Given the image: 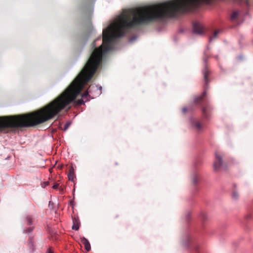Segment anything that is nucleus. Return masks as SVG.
Returning a JSON list of instances; mask_svg holds the SVG:
<instances>
[{"label":"nucleus","mask_w":253,"mask_h":253,"mask_svg":"<svg viewBox=\"0 0 253 253\" xmlns=\"http://www.w3.org/2000/svg\"><path fill=\"white\" fill-rule=\"evenodd\" d=\"M223 164L222 158L220 154L216 152L215 153V160L213 164V168L215 171H218L221 168Z\"/></svg>","instance_id":"nucleus-1"},{"label":"nucleus","mask_w":253,"mask_h":253,"mask_svg":"<svg viewBox=\"0 0 253 253\" xmlns=\"http://www.w3.org/2000/svg\"><path fill=\"white\" fill-rule=\"evenodd\" d=\"M193 32L194 33L202 35L204 33V30L203 26L199 23L195 22L193 24Z\"/></svg>","instance_id":"nucleus-2"},{"label":"nucleus","mask_w":253,"mask_h":253,"mask_svg":"<svg viewBox=\"0 0 253 253\" xmlns=\"http://www.w3.org/2000/svg\"><path fill=\"white\" fill-rule=\"evenodd\" d=\"M210 74L211 72L210 70L208 69L207 66H206L203 71V75L205 81V87L206 88H208V84L210 82L209 77L210 76Z\"/></svg>","instance_id":"nucleus-3"},{"label":"nucleus","mask_w":253,"mask_h":253,"mask_svg":"<svg viewBox=\"0 0 253 253\" xmlns=\"http://www.w3.org/2000/svg\"><path fill=\"white\" fill-rule=\"evenodd\" d=\"M211 108L208 104H206L202 107V114L205 118H208L210 115Z\"/></svg>","instance_id":"nucleus-4"},{"label":"nucleus","mask_w":253,"mask_h":253,"mask_svg":"<svg viewBox=\"0 0 253 253\" xmlns=\"http://www.w3.org/2000/svg\"><path fill=\"white\" fill-rule=\"evenodd\" d=\"M68 177L69 180L74 182L76 179L75 170L72 166L70 167L69 172L68 173Z\"/></svg>","instance_id":"nucleus-5"},{"label":"nucleus","mask_w":253,"mask_h":253,"mask_svg":"<svg viewBox=\"0 0 253 253\" xmlns=\"http://www.w3.org/2000/svg\"><path fill=\"white\" fill-rule=\"evenodd\" d=\"M72 220L73 223L72 227V229L78 230L80 226V222L79 219L78 218L74 217L72 218Z\"/></svg>","instance_id":"nucleus-6"},{"label":"nucleus","mask_w":253,"mask_h":253,"mask_svg":"<svg viewBox=\"0 0 253 253\" xmlns=\"http://www.w3.org/2000/svg\"><path fill=\"white\" fill-rule=\"evenodd\" d=\"M81 243L84 245L85 249L87 252H89L90 250V245L87 239H86L84 237L82 238Z\"/></svg>","instance_id":"nucleus-7"},{"label":"nucleus","mask_w":253,"mask_h":253,"mask_svg":"<svg viewBox=\"0 0 253 253\" xmlns=\"http://www.w3.org/2000/svg\"><path fill=\"white\" fill-rule=\"evenodd\" d=\"M207 95V91L206 90L204 91L201 95L196 97L194 101L195 103H200V102L202 101L204 98Z\"/></svg>","instance_id":"nucleus-8"},{"label":"nucleus","mask_w":253,"mask_h":253,"mask_svg":"<svg viewBox=\"0 0 253 253\" xmlns=\"http://www.w3.org/2000/svg\"><path fill=\"white\" fill-rule=\"evenodd\" d=\"M239 198V193L235 190H234L232 193V198L235 200H237Z\"/></svg>","instance_id":"nucleus-9"},{"label":"nucleus","mask_w":253,"mask_h":253,"mask_svg":"<svg viewBox=\"0 0 253 253\" xmlns=\"http://www.w3.org/2000/svg\"><path fill=\"white\" fill-rule=\"evenodd\" d=\"M194 126L197 129V131H200L202 130V125L200 122H196L194 123Z\"/></svg>","instance_id":"nucleus-10"},{"label":"nucleus","mask_w":253,"mask_h":253,"mask_svg":"<svg viewBox=\"0 0 253 253\" xmlns=\"http://www.w3.org/2000/svg\"><path fill=\"white\" fill-rule=\"evenodd\" d=\"M219 32H220L219 31H218V30L215 31L213 34V35L210 38V41H211L212 40L215 39L217 37L218 35L219 34Z\"/></svg>","instance_id":"nucleus-11"},{"label":"nucleus","mask_w":253,"mask_h":253,"mask_svg":"<svg viewBox=\"0 0 253 253\" xmlns=\"http://www.w3.org/2000/svg\"><path fill=\"white\" fill-rule=\"evenodd\" d=\"M238 15H239L238 11H233L231 16V20H235L237 18Z\"/></svg>","instance_id":"nucleus-12"},{"label":"nucleus","mask_w":253,"mask_h":253,"mask_svg":"<svg viewBox=\"0 0 253 253\" xmlns=\"http://www.w3.org/2000/svg\"><path fill=\"white\" fill-rule=\"evenodd\" d=\"M200 177L198 174H195L193 177V182L194 184H196L199 181Z\"/></svg>","instance_id":"nucleus-13"},{"label":"nucleus","mask_w":253,"mask_h":253,"mask_svg":"<svg viewBox=\"0 0 253 253\" xmlns=\"http://www.w3.org/2000/svg\"><path fill=\"white\" fill-rule=\"evenodd\" d=\"M27 223L29 225H31L32 224V223H33V218H32L31 216H28L27 217Z\"/></svg>","instance_id":"nucleus-14"},{"label":"nucleus","mask_w":253,"mask_h":253,"mask_svg":"<svg viewBox=\"0 0 253 253\" xmlns=\"http://www.w3.org/2000/svg\"><path fill=\"white\" fill-rule=\"evenodd\" d=\"M70 125V124L69 123H67L66 124H65L64 126L63 130L64 131H66L69 127Z\"/></svg>","instance_id":"nucleus-15"},{"label":"nucleus","mask_w":253,"mask_h":253,"mask_svg":"<svg viewBox=\"0 0 253 253\" xmlns=\"http://www.w3.org/2000/svg\"><path fill=\"white\" fill-rule=\"evenodd\" d=\"M188 111V108L186 107H184L182 108V112L183 113H185Z\"/></svg>","instance_id":"nucleus-16"},{"label":"nucleus","mask_w":253,"mask_h":253,"mask_svg":"<svg viewBox=\"0 0 253 253\" xmlns=\"http://www.w3.org/2000/svg\"><path fill=\"white\" fill-rule=\"evenodd\" d=\"M59 186V184H54L53 186H52V188L54 189H56L58 188Z\"/></svg>","instance_id":"nucleus-17"},{"label":"nucleus","mask_w":253,"mask_h":253,"mask_svg":"<svg viewBox=\"0 0 253 253\" xmlns=\"http://www.w3.org/2000/svg\"><path fill=\"white\" fill-rule=\"evenodd\" d=\"M33 227H32V228L30 227V228L28 229V232H31L33 230Z\"/></svg>","instance_id":"nucleus-18"},{"label":"nucleus","mask_w":253,"mask_h":253,"mask_svg":"<svg viewBox=\"0 0 253 253\" xmlns=\"http://www.w3.org/2000/svg\"><path fill=\"white\" fill-rule=\"evenodd\" d=\"M47 253H53L50 249H48V251H47Z\"/></svg>","instance_id":"nucleus-19"},{"label":"nucleus","mask_w":253,"mask_h":253,"mask_svg":"<svg viewBox=\"0 0 253 253\" xmlns=\"http://www.w3.org/2000/svg\"><path fill=\"white\" fill-rule=\"evenodd\" d=\"M70 205H71V206H73V205H74V201H71L70 202Z\"/></svg>","instance_id":"nucleus-20"}]
</instances>
